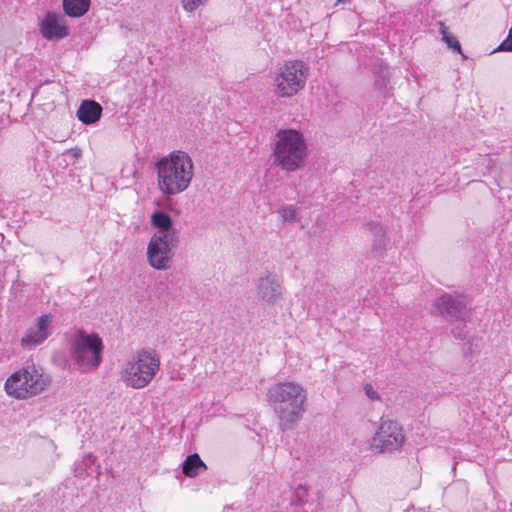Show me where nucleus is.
<instances>
[{
	"label": "nucleus",
	"instance_id": "aec40b11",
	"mask_svg": "<svg viewBox=\"0 0 512 512\" xmlns=\"http://www.w3.org/2000/svg\"><path fill=\"white\" fill-rule=\"evenodd\" d=\"M308 488L304 485H299L294 492V498L292 499V504H302L309 505V507L313 506V503L308 502Z\"/></svg>",
	"mask_w": 512,
	"mask_h": 512
},
{
	"label": "nucleus",
	"instance_id": "6e6552de",
	"mask_svg": "<svg viewBox=\"0 0 512 512\" xmlns=\"http://www.w3.org/2000/svg\"><path fill=\"white\" fill-rule=\"evenodd\" d=\"M308 68L302 61H291L280 68L275 78L276 93L282 97H292L303 89Z\"/></svg>",
	"mask_w": 512,
	"mask_h": 512
},
{
	"label": "nucleus",
	"instance_id": "9d476101",
	"mask_svg": "<svg viewBox=\"0 0 512 512\" xmlns=\"http://www.w3.org/2000/svg\"><path fill=\"white\" fill-rule=\"evenodd\" d=\"M180 236L167 237L164 234H154L147 247V260L156 270H167L173 258V249L178 246Z\"/></svg>",
	"mask_w": 512,
	"mask_h": 512
},
{
	"label": "nucleus",
	"instance_id": "f3484780",
	"mask_svg": "<svg viewBox=\"0 0 512 512\" xmlns=\"http://www.w3.org/2000/svg\"><path fill=\"white\" fill-rule=\"evenodd\" d=\"M206 469L205 463L197 453L187 456L182 464V473L191 478L196 477L201 471Z\"/></svg>",
	"mask_w": 512,
	"mask_h": 512
},
{
	"label": "nucleus",
	"instance_id": "393cba45",
	"mask_svg": "<svg viewBox=\"0 0 512 512\" xmlns=\"http://www.w3.org/2000/svg\"><path fill=\"white\" fill-rule=\"evenodd\" d=\"M496 51L512 52V27L509 30L508 36L501 42Z\"/></svg>",
	"mask_w": 512,
	"mask_h": 512
},
{
	"label": "nucleus",
	"instance_id": "ddd939ff",
	"mask_svg": "<svg viewBox=\"0 0 512 512\" xmlns=\"http://www.w3.org/2000/svg\"><path fill=\"white\" fill-rule=\"evenodd\" d=\"M40 32L47 40L63 39L68 36V27L59 22V17L54 12H48L40 24Z\"/></svg>",
	"mask_w": 512,
	"mask_h": 512
},
{
	"label": "nucleus",
	"instance_id": "bb28decb",
	"mask_svg": "<svg viewBox=\"0 0 512 512\" xmlns=\"http://www.w3.org/2000/svg\"><path fill=\"white\" fill-rule=\"evenodd\" d=\"M347 2H350V0H337V4H346Z\"/></svg>",
	"mask_w": 512,
	"mask_h": 512
},
{
	"label": "nucleus",
	"instance_id": "423d86ee",
	"mask_svg": "<svg viewBox=\"0 0 512 512\" xmlns=\"http://www.w3.org/2000/svg\"><path fill=\"white\" fill-rule=\"evenodd\" d=\"M46 385L40 370L35 365H28L7 378L5 390L16 399H27L41 393Z\"/></svg>",
	"mask_w": 512,
	"mask_h": 512
},
{
	"label": "nucleus",
	"instance_id": "f257e3e1",
	"mask_svg": "<svg viewBox=\"0 0 512 512\" xmlns=\"http://www.w3.org/2000/svg\"><path fill=\"white\" fill-rule=\"evenodd\" d=\"M267 400L278 417L279 429L285 432L294 429L303 418L307 392L298 383L279 382L268 389Z\"/></svg>",
	"mask_w": 512,
	"mask_h": 512
},
{
	"label": "nucleus",
	"instance_id": "1a4fd4ad",
	"mask_svg": "<svg viewBox=\"0 0 512 512\" xmlns=\"http://www.w3.org/2000/svg\"><path fill=\"white\" fill-rule=\"evenodd\" d=\"M405 442L402 425L395 420L381 419V423L371 440V448L379 453L400 451Z\"/></svg>",
	"mask_w": 512,
	"mask_h": 512
},
{
	"label": "nucleus",
	"instance_id": "20e7f679",
	"mask_svg": "<svg viewBox=\"0 0 512 512\" xmlns=\"http://www.w3.org/2000/svg\"><path fill=\"white\" fill-rule=\"evenodd\" d=\"M160 367V358L154 349H140L126 363L122 378L127 386L134 389L146 387Z\"/></svg>",
	"mask_w": 512,
	"mask_h": 512
},
{
	"label": "nucleus",
	"instance_id": "7ed1b4c3",
	"mask_svg": "<svg viewBox=\"0 0 512 512\" xmlns=\"http://www.w3.org/2000/svg\"><path fill=\"white\" fill-rule=\"evenodd\" d=\"M158 187L166 195L185 191L193 178V161L184 151H173L156 163Z\"/></svg>",
	"mask_w": 512,
	"mask_h": 512
},
{
	"label": "nucleus",
	"instance_id": "a878e982",
	"mask_svg": "<svg viewBox=\"0 0 512 512\" xmlns=\"http://www.w3.org/2000/svg\"><path fill=\"white\" fill-rule=\"evenodd\" d=\"M365 394L367 397L371 400H377L379 399V394L374 390L373 386L371 384H366L364 386Z\"/></svg>",
	"mask_w": 512,
	"mask_h": 512
},
{
	"label": "nucleus",
	"instance_id": "f8f14e48",
	"mask_svg": "<svg viewBox=\"0 0 512 512\" xmlns=\"http://www.w3.org/2000/svg\"><path fill=\"white\" fill-rule=\"evenodd\" d=\"M258 297L268 304H275L282 297V286L275 274L261 277L257 283Z\"/></svg>",
	"mask_w": 512,
	"mask_h": 512
},
{
	"label": "nucleus",
	"instance_id": "9b49d317",
	"mask_svg": "<svg viewBox=\"0 0 512 512\" xmlns=\"http://www.w3.org/2000/svg\"><path fill=\"white\" fill-rule=\"evenodd\" d=\"M52 323L53 317L50 314H43L38 317L36 324L27 329L25 336L22 338V347L33 349L42 344L52 333Z\"/></svg>",
	"mask_w": 512,
	"mask_h": 512
},
{
	"label": "nucleus",
	"instance_id": "4468645a",
	"mask_svg": "<svg viewBox=\"0 0 512 512\" xmlns=\"http://www.w3.org/2000/svg\"><path fill=\"white\" fill-rule=\"evenodd\" d=\"M151 225L157 229L156 234H164L167 237L180 236L179 231L174 227L172 217L162 211L156 210L151 214L150 217Z\"/></svg>",
	"mask_w": 512,
	"mask_h": 512
},
{
	"label": "nucleus",
	"instance_id": "f03ea898",
	"mask_svg": "<svg viewBox=\"0 0 512 512\" xmlns=\"http://www.w3.org/2000/svg\"><path fill=\"white\" fill-rule=\"evenodd\" d=\"M273 163L287 173L302 169L309 155L304 134L297 129H278L271 138Z\"/></svg>",
	"mask_w": 512,
	"mask_h": 512
},
{
	"label": "nucleus",
	"instance_id": "39448f33",
	"mask_svg": "<svg viewBox=\"0 0 512 512\" xmlns=\"http://www.w3.org/2000/svg\"><path fill=\"white\" fill-rule=\"evenodd\" d=\"M103 348L98 334L79 329L71 339L70 354L80 368L96 369L102 362Z\"/></svg>",
	"mask_w": 512,
	"mask_h": 512
},
{
	"label": "nucleus",
	"instance_id": "6ab92c4d",
	"mask_svg": "<svg viewBox=\"0 0 512 512\" xmlns=\"http://www.w3.org/2000/svg\"><path fill=\"white\" fill-rule=\"evenodd\" d=\"M388 84H389V76L387 70H381L380 73L377 75L374 86L375 89L378 90L383 96L388 95Z\"/></svg>",
	"mask_w": 512,
	"mask_h": 512
},
{
	"label": "nucleus",
	"instance_id": "0eeeda50",
	"mask_svg": "<svg viewBox=\"0 0 512 512\" xmlns=\"http://www.w3.org/2000/svg\"><path fill=\"white\" fill-rule=\"evenodd\" d=\"M435 307L445 319L456 323L452 329L453 336L459 340L466 339L469 333L466 327L468 311L463 297L444 293L435 300Z\"/></svg>",
	"mask_w": 512,
	"mask_h": 512
},
{
	"label": "nucleus",
	"instance_id": "4be33fe9",
	"mask_svg": "<svg viewBox=\"0 0 512 512\" xmlns=\"http://www.w3.org/2000/svg\"><path fill=\"white\" fill-rule=\"evenodd\" d=\"M368 228L371 231L372 235L376 239L386 238V232L382 224L379 222H370L368 224Z\"/></svg>",
	"mask_w": 512,
	"mask_h": 512
},
{
	"label": "nucleus",
	"instance_id": "a211bd4d",
	"mask_svg": "<svg viewBox=\"0 0 512 512\" xmlns=\"http://www.w3.org/2000/svg\"><path fill=\"white\" fill-rule=\"evenodd\" d=\"M440 33L442 35L443 41L446 43L447 47L454 52L460 54L463 59L467 57L461 51L460 42L456 39V37L448 32V28L441 23Z\"/></svg>",
	"mask_w": 512,
	"mask_h": 512
},
{
	"label": "nucleus",
	"instance_id": "412c9836",
	"mask_svg": "<svg viewBox=\"0 0 512 512\" xmlns=\"http://www.w3.org/2000/svg\"><path fill=\"white\" fill-rule=\"evenodd\" d=\"M279 214L284 222H292L296 218V209L291 205H285L281 207Z\"/></svg>",
	"mask_w": 512,
	"mask_h": 512
},
{
	"label": "nucleus",
	"instance_id": "cd10ccee",
	"mask_svg": "<svg viewBox=\"0 0 512 512\" xmlns=\"http://www.w3.org/2000/svg\"><path fill=\"white\" fill-rule=\"evenodd\" d=\"M318 505H319V504L317 503V504H316V506H315V508H311V511H312V512H315V511H316V508H317V506H318Z\"/></svg>",
	"mask_w": 512,
	"mask_h": 512
},
{
	"label": "nucleus",
	"instance_id": "b1692460",
	"mask_svg": "<svg viewBox=\"0 0 512 512\" xmlns=\"http://www.w3.org/2000/svg\"><path fill=\"white\" fill-rule=\"evenodd\" d=\"M386 243H387L386 238H381V239L374 238L373 239L372 251L375 253L376 256H379L382 254V251L386 247Z\"/></svg>",
	"mask_w": 512,
	"mask_h": 512
},
{
	"label": "nucleus",
	"instance_id": "5701e85b",
	"mask_svg": "<svg viewBox=\"0 0 512 512\" xmlns=\"http://www.w3.org/2000/svg\"><path fill=\"white\" fill-rule=\"evenodd\" d=\"M208 0H180L182 7L187 12H193L204 5Z\"/></svg>",
	"mask_w": 512,
	"mask_h": 512
},
{
	"label": "nucleus",
	"instance_id": "2eb2a0df",
	"mask_svg": "<svg viewBox=\"0 0 512 512\" xmlns=\"http://www.w3.org/2000/svg\"><path fill=\"white\" fill-rule=\"evenodd\" d=\"M102 111V106L95 100H83L77 110V117L83 124L91 125L100 120Z\"/></svg>",
	"mask_w": 512,
	"mask_h": 512
},
{
	"label": "nucleus",
	"instance_id": "dca6fc26",
	"mask_svg": "<svg viewBox=\"0 0 512 512\" xmlns=\"http://www.w3.org/2000/svg\"><path fill=\"white\" fill-rule=\"evenodd\" d=\"M90 4V0H63V10L67 16L79 18L88 12Z\"/></svg>",
	"mask_w": 512,
	"mask_h": 512
}]
</instances>
